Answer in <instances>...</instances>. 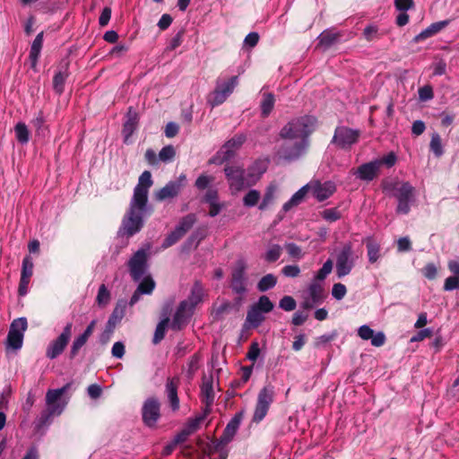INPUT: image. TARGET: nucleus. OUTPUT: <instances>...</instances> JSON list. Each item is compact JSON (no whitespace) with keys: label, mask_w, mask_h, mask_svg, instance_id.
<instances>
[{"label":"nucleus","mask_w":459,"mask_h":459,"mask_svg":"<svg viewBox=\"0 0 459 459\" xmlns=\"http://www.w3.org/2000/svg\"><path fill=\"white\" fill-rule=\"evenodd\" d=\"M186 184V176L179 175L175 180L169 181L162 188L154 194L157 201L162 202L177 197Z\"/></svg>","instance_id":"10"},{"label":"nucleus","mask_w":459,"mask_h":459,"mask_svg":"<svg viewBox=\"0 0 459 459\" xmlns=\"http://www.w3.org/2000/svg\"><path fill=\"white\" fill-rule=\"evenodd\" d=\"M364 243L367 247L368 262L370 264H375L381 256L380 245L372 237L366 238L364 239Z\"/></svg>","instance_id":"23"},{"label":"nucleus","mask_w":459,"mask_h":459,"mask_svg":"<svg viewBox=\"0 0 459 459\" xmlns=\"http://www.w3.org/2000/svg\"><path fill=\"white\" fill-rule=\"evenodd\" d=\"M247 263L244 259H238L231 271L230 288L235 294L244 295L247 291Z\"/></svg>","instance_id":"6"},{"label":"nucleus","mask_w":459,"mask_h":459,"mask_svg":"<svg viewBox=\"0 0 459 459\" xmlns=\"http://www.w3.org/2000/svg\"><path fill=\"white\" fill-rule=\"evenodd\" d=\"M43 45V32H39L34 39L30 50V60L31 68L35 69Z\"/></svg>","instance_id":"24"},{"label":"nucleus","mask_w":459,"mask_h":459,"mask_svg":"<svg viewBox=\"0 0 459 459\" xmlns=\"http://www.w3.org/2000/svg\"><path fill=\"white\" fill-rule=\"evenodd\" d=\"M246 135L238 134L234 135L232 138L228 140L221 149L222 154V161H227L233 158L235 152L238 150L242 144L246 142Z\"/></svg>","instance_id":"16"},{"label":"nucleus","mask_w":459,"mask_h":459,"mask_svg":"<svg viewBox=\"0 0 459 459\" xmlns=\"http://www.w3.org/2000/svg\"><path fill=\"white\" fill-rule=\"evenodd\" d=\"M308 191H309V187L307 186V184L305 185L304 186H302L301 188H299L290 197V199L283 204V207H282L283 211L288 212L292 207L297 206L299 204H301Z\"/></svg>","instance_id":"25"},{"label":"nucleus","mask_w":459,"mask_h":459,"mask_svg":"<svg viewBox=\"0 0 459 459\" xmlns=\"http://www.w3.org/2000/svg\"><path fill=\"white\" fill-rule=\"evenodd\" d=\"M126 301L124 299L118 300L115 308L113 309L107 324L106 327L114 330L116 325L123 319L126 314Z\"/></svg>","instance_id":"21"},{"label":"nucleus","mask_w":459,"mask_h":459,"mask_svg":"<svg viewBox=\"0 0 459 459\" xmlns=\"http://www.w3.org/2000/svg\"><path fill=\"white\" fill-rule=\"evenodd\" d=\"M379 171L380 169L378 167V162H377L375 160L367 163H363L362 165L359 166L357 169L352 173L362 181H372L378 176Z\"/></svg>","instance_id":"17"},{"label":"nucleus","mask_w":459,"mask_h":459,"mask_svg":"<svg viewBox=\"0 0 459 459\" xmlns=\"http://www.w3.org/2000/svg\"><path fill=\"white\" fill-rule=\"evenodd\" d=\"M246 170V180L249 186H254L266 170V166L262 160H255Z\"/></svg>","instance_id":"18"},{"label":"nucleus","mask_w":459,"mask_h":459,"mask_svg":"<svg viewBox=\"0 0 459 459\" xmlns=\"http://www.w3.org/2000/svg\"><path fill=\"white\" fill-rule=\"evenodd\" d=\"M46 120L42 111H39L37 116L31 120V125L36 129L38 134H45L47 126H45Z\"/></svg>","instance_id":"45"},{"label":"nucleus","mask_w":459,"mask_h":459,"mask_svg":"<svg viewBox=\"0 0 459 459\" xmlns=\"http://www.w3.org/2000/svg\"><path fill=\"white\" fill-rule=\"evenodd\" d=\"M33 261L32 258L29 255L25 256L22 261V273L21 276L22 278L30 279L33 273Z\"/></svg>","instance_id":"51"},{"label":"nucleus","mask_w":459,"mask_h":459,"mask_svg":"<svg viewBox=\"0 0 459 459\" xmlns=\"http://www.w3.org/2000/svg\"><path fill=\"white\" fill-rule=\"evenodd\" d=\"M23 337L22 334L10 333L7 334L6 347L12 350H20L23 343Z\"/></svg>","instance_id":"42"},{"label":"nucleus","mask_w":459,"mask_h":459,"mask_svg":"<svg viewBox=\"0 0 459 459\" xmlns=\"http://www.w3.org/2000/svg\"><path fill=\"white\" fill-rule=\"evenodd\" d=\"M182 238H183V235H181L179 230H177L175 229L172 232H170L166 237V238L164 239L161 247L163 248H168V247L173 246L174 244H176Z\"/></svg>","instance_id":"55"},{"label":"nucleus","mask_w":459,"mask_h":459,"mask_svg":"<svg viewBox=\"0 0 459 459\" xmlns=\"http://www.w3.org/2000/svg\"><path fill=\"white\" fill-rule=\"evenodd\" d=\"M422 274L429 280H434L437 274V268L435 264L428 263L421 270Z\"/></svg>","instance_id":"62"},{"label":"nucleus","mask_w":459,"mask_h":459,"mask_svg":"<svg viewBox=\"0 0 459 459\" xmlns=\"http://www.w3.org/2000/svg\"><path fill=\"white\" fill-rule=\"evenodd\" d=\"M332 270L333 262L332 260L328 259L324 263L322 268L317 272L314 280L319 282L323 281L327 277V275L331 273Z\"/></svg>","instance_id":"49"},{"label":"nucleus","mask_w":459,"mask_h":459,"mask_svg":"<svg viewBox=\"0 0 459 459\" xmlns=\"http://www.w3.org/2000/svg\"><path fill=\"white\" fill-rule=\"evenodd\" d=\"M274 198V189L273 187H268L261 204H259V210H265L270 204L273 203Z\"/></svg>","instance_id":"60"},{"label":"nucleus","mask_w":459,"mask_h":459,"mask_svg":"<svg viewBox=\"0 0 459 459\" xmlns=\"http://www.w3.org/2000/svg\"><path fill=\"white\" fill-rule=\"evenodd\" d=\"M260 199V193L255 189L249 190L243 198V204L247 207H253L257 204Z\"/></svg>","instance_id":"47"},{"label":"nucleus","mask_w":459,"mask_h":459,"mask_svg":"<svg viewBox=\"0 0 459 459\" xmlns=\"http://www.w3.org/2000/svg\"><path fill=\"white\" fill-rule=\"evenodd\" d=\"M14 132L16 139L21 144H26L29 143L30 132L28 126L24 123H17L14 126Z\"/></svg>","instance_id":"34"},{"label":"nucleus","mask_w":459,"mask_h":459,"mask_svg":"<svg viewBox=\"0 0 459 459\" xmlns=\"http://www.w3.org/2000/svg\"><path fill=\"white\" fill-rule=\"evenodd\" d=\"M129 273L134 281H139L145 275L148 269L147 251L141 248L137 250L127 263Z\"/></svg>","instance_id":"8"},{"label":"nucleus","mask_w":459,"mask_h":459,"mask_svg":"<svg viewBox=\"0 0 459 459\" xmlns=\"http://www.w3.org/2000/svg\"><path fill=\"white\" fill-rule=\"evenodd\" d=\"M141 282L139 283L137 289L143 294H151L155 287V282L150 275L143 276L141 279Z\"/></svg>","instance_id":"46"},{"label":"nucleus","mask_w":459,"mask_h":459,"mask_svg":"<svg viewBox=\"0 0 459 459\" xmlns=\"http://www.w3.org/2000/svg\"><path fill=\"white\" fill-rule=\"evenodd\" d=\"M175 155V148L172 145H167L160 151L159 160L163 162H169L174 159Z\"/></svg>","instance_id":"52"},{"label":"nucleus","mask_w":459,"mask_h":459,"mask_svg":"<svg viewBox=\"0 0 459 459\" xmlns=\"http://www.w3.org/2000/svg\"><path fill=\"white\" fill-rule=\"evenodd\" d=\"M337 39L338 34L333 33L331 31H324L318 37V44L325 48H328L332 45H333L337 41Z\"/></svg>","instance_id":"40"},{"label":"nucleus","mask_w":459,"mask_h":459,"mask_svg":"<svg viewBox=\"0 0 459 459\" xmlns=\"http://www.w3.org/2000/svg\"><path fill=\"white\" fill-rule=\"evenodd\" d=\"M230 95V89L226 91H221L216 89L211 93L208 102L212 107L222 104L226 99Z\"/></svg>","instance_id":"36"},{"label":"nucleus","mask_w":459,"mask_h":459,"mask_svg":"<svg viewBox=\"0 0 459 459\" xmlns=\"http://www.w3.org/2000/svg\"><path fill=\"white\" fill-rule=\"evenodd\" d=\"M143 421L148 427L156 425L160 416V403L156 397H150L142 408Z\"/></svg>","instance_id":"11"},{"label":"nucleus","mask_w":459,"mask_h":459,"mask_svg":"<svg viewBox=\"0 0 459 459\" xmlns=\"http://www.w3.org/2000/svg\"><path fill=\"white\" fill-rule=\"evenodd\" d=\"M459 289V275L449 276L445 280L444 290L452 291Z\"/></svg>","instance_id":"58"},{"label":"nucleus","mask_w":459,"mask_h":459,"mask_svg":"<svg viewBox=\"0 0 459 459\" xmlns=\"http://www.w3.org/2000/svg\"><path fill=\"white\" fill-rule=\"evenodd\" d=\"M152 184L151 172L148 170L143 171L139 177L138 184L134 189L128 211L125 214L118 229L117 235L119 237H133L143 227V217L152 212V208L148 206V194Z\"/></svg>","instance_id":"1"},{"label":"nucleus","mask_w":459,"mask_h":459,"mask_svg":"<svg viewBox=\"0 0 459 459\" xmlns=\"http://www.w3.org/2000/svg\"><path fill=\"white\" fill-rule=\"evenodd\" d=\"M196 216L194 213H189L183 217L177 227L175 228L177 230H179L181 235H185L195 223Z\"/></svg>","instance_id":"32"},{"label":"nucleus","mask_w":459,"mask_h":459,"mask_svg":"<svg viewBox=\"0 0 459 459\" xmlns=\"http://www.w3.org/2000/svg\"><path fill=\"white\" fill-rule=\"evenodd\" d=\"M316 121L314 117L305 116L291 120L281 128L280 135L285 142L279 154L282 159L294 160L306 152L307 137L313 131Z\"/></svg>","instance_id":"2"},{"label":"nucleus","mask_w":459,"mask_h":459,"mask_svg":"<svg viewBox=\"0 0 459 459\" xmlns=\"http://www.w3.org/2000/svg\"><path fill=\"white\" fill-rule=\"evenodd\" d=\"M238 83V76H232L230 77L227 82H217V85L215 87L216 90L221 91H226L227 89H230V94L232 93L233 90Z\"/></svg>","instance_id":"54"},{"label":"nucleus","mask_w":459,"mask_h":459,"mask_svg":"<svg viewBox=\"0 0 459 459\" xmlns=\"http://www.w3.org/2000/svg\"><path fill=\"white\" fill-rule=\"evenodd\" d=\"M194 310L195 309H193V306L189 304V301H181L173 316L170 325L171 329L174 331L183 329L188 324Z\"/></svg>","instance_id":"13"},{"label":"nucleus","mask_w":459,"mask_h":459,"mask_svg":"<svg viewBox=\"0 0 459 459\" xmlns=\"http://www.w3.org/2000/svg\"><path fill=\"white\" fill-rule=\"evenodd\" d=\"M359 136V130H354L346 126H338L335 129L332 142L338 147L346 149L357 143Z\"/></svg>","instance_id":"12"},{"label":"nucleus","mask_w":459,"mask_h":459,"mask_svg":"<svg viewBox=\"0 0 459 459\" xmlns=\"http://www.w3.org/2000/svg\"><path fill=\"white\" fill-rule=\"evenodd\" d=\"M321 216L328 222H334L341 219L342 214L337 208H330L321 212Z\"/></svg>","instance_id":"53"},{"label":"nucleus","mask_w":459,"mask_h":459,"mask_svg":"<svg viewBox=\"0 0 459 459\" xmlns=\"http://www.w3.org/2000/svg\"><path fill=\"white\" fill-rule=\"evenodd\" d=\"M56 415H54L47 409L43 410L39 416L34 421L35 429L37 431H40L41 429L48 427L51 424L53 418Z\"/></svg>","instance_id":"29"},{"label":"nucleus","mask_w":459,"mask_h":459,"mask_svg":"<svg viewBox=\"0 0 459 459\" xmlns=\"http://www.w3.org/2000/svg\"><path fill=\"white\" fill-rule=\"evenodd\" d=\"M66 70L65 68L64 71L57 72L53 78V89L58 95H61L65 90V83L68 76Z\"/></svg>","instance_id":"30"},{"label":"nucleus","mask_w":459,"mask_h":459,"mask_svg":"<svg viewBox=\"0 0 459 459\" xmlns=\"http://www.w3.org/2000/svg\"><path fill=\"white\" fill-rule=\"evenodd\" d=\"M384 192L397 199L396 212L408 214L411 204L414 202V187L409 182H386L383 186Z\"/></svg>","instance_id":"3"},{"label":"nucleus","mask_w":459,"mask_h":459,"mask_svg":"<svg viewBox=\"0 0 459 459\" xmlns=\"http://www.w3.org/2000/svg\"><path fill=\"white\" fill-rule=\"evenodd\" d=\"M275 103L274 95L271 92H264L262 94V100L260 103L261 116L267 117L273 109Z\"/></svg>","instance_id":"28"},{"label":"nucleus","mask_w":459,"mask_h":459,"mask_svg":"<svg viewBox=\"0 0 459 459\" xmlns=\"http://www.w3.org/2000/svg\"><path fill=\"white\" fill-rule=\"evenodd\" d=\"M169 323V317L165 316L162 320L159 322V324L156 326L154 335L152 338L153 344L160 343L165 337L166 333V328L168 327V325Z\"/></svg>","instance_id":"33"},{"label":"nucleus","mask_w":459,"mask_h":459,"mask_svg":"<svg viewBox=\"0 0 459 459\" xmlns=\"http://www.w3.org/2000/svg\"><path fill=\"white\" fill-rule=\"evenodd\" d=\"M396 160V155L393 152H391L383 158L377 159L376 161L378 162L379 169L383 165L386 166L387 168H392L395 164Z\"/></svg>","instance_id":"57"},{"label":"nucleus","mask_w":459,"mask_h":459,"mask_svg":"<svg viewBox=\"0 0 459 459\" xmlns=\"http://www.w3.org/2000/svg\"><path fill=\"white\" fill-rule=\"evenodd\" d=\"M285 248L288 252V254L296 259H300L303 256V253L301 248L296 245L295 243H287L285 245Z\"/></svg>","instance_id":"63"},{"label":"nucleus","mask_w":459,"mask_h":459,"mask_svg":"<svg viewBox=\"0 0 459 459\" xmlns=\"http://www.w3.org/2000/svg\"><path fill=\"white\" fill-rule=\"evenodd\" d=\"M253 307L258 309L261 313H269L273 309L274 306L267 296H261Z\"/></svg>","instance_id":"44"},{"label":"nucleus","mask_w":459,"mask_h":459,"mask_svg":"<svg viewBox=\"0 0 459 459\" xmlns=\"http://www.w3.org/2000/svg\"><path fill=\"white\" fill-rule=\"evenodd\" d=\"M213 181V178L206 175H201L195 182V186L199 190H204Z\"/></svg>","instance_id":"64"},{"label":"nucleus","mask_w":459,"mask_h":459,"mask_svg":"<svg viewBox=\"0 0 459 459\" xmlns=\"http://www.w3.org/2000/svg\"><path fill=\"white\" fill-rule=\"evenodd\" d=\"M204 294V291L203 285L200 281H195L192 287L190 295L187 299H185L184 301H189V304H191L193 306V309H195V307L202 302Z\"/></svg>","instance_id":"27"},{"label":"nucleus","mask_w":459,"mask_h":459,"mask_svg":"<svg viewBox=\"0 0 459 459\" xmlns=\"http://www.w3.org/2000/svg\"><path fill=\"white\" fill-rule=\"evenodd\" d=\"M282 248L280 245L273 244L269 247L264 254V260L268 263L276 262L281 255Z\"/></svg>","instance_id":"39"},{"label":"nucleus","mask_w":459,"mask_h":459,"mask_svg":"<svg viewBox=\"0 0 459 459\" xmlns=\"http://www.w3.org/2000/svg\"><path fill=\"white\" fill-rule=\"evenodd\" d=\"M347 292L346 286L342 283H334L332 289V295L337 300L342 299Z\"/></svg>","instance_id":"61"},{"label":"nucleus","mask_w":459,"mask_h":459,"mask_svg":"<svg viewBox=\"0 0 459 459\" xmlns=\"http://www.w3.org/2000/svg\"><path fill=\"white\" fill-rule=\"evenodd\" d=\"M27 327H28L27 319L25 317H19V318L14 319L11 323L8 333L22 334V336H24V333L27 330Z\"/></svg>","instance_id":"38"},{"label":"nucleus","mask_w":459,"mask_h":459,"mask_svg":"<svg viewBox=\"0 0 459 459\" xmlns=\"http://www.w3.org/2000/svg\"><path fill=\"white\" fill-rule=\"evenodd\" d=\"M208 414H205V411H204L203 415H199V416H196L195 418L188 420L184 429L186 432H188L190 435H192L199 429L201 423L204 421V420L205 419V417Z\"/></svg>","instance_id":"43"},{"label":"nucleus","mask_w":459,"mask_h":459,"mask_svg":"<svg viewBox=\"0 0 459 459\" xmlns=\"http://www.w3.org/2000/svg\"><path fill=\"white\" fill-rule=\"evenodd\" d=\"M268 410H269V406L256 403L254 416H253V420L255 422L261 421L267 414Z\"/></svg>","instance_id":"59"},{"label":"nucleus","mask_w":459,"mask_h":459,"mask_svg":"<svg viewBox=\"0 0 459 459\" xmlns=\"http://www.w3.org/2000/svg\"><path fill=\"white\" fill-rule=\"evenodd\" d=\"M273 394L274 392L273 386H264L258 394L257 403L270 407L273 401Z\"/></svg>","instance_id":"37"},{"label":"nucleus","mask_w":459,"mask_h":459,"mask_svg":"<svg viewBox=\"0 0 459 459\" xmlns=\"http://www.w3.org/2000/svg\"><path fill=\"white\" fill-rule=\"evenodd\" d=\"M243 418H244L243 411L237 412L232 417V419L227 424L226 428L223 430L222 435L221 436V437L219 439L220 444L226 445L233 439L238 429H239V426L241 424Z\"/></svg>","instance_id":"15"},{"label":"nucleus","mask_w":459,"mask_h":459,"mask_svg":"<svg viewBox=\"0 0 459 459\" xmlns=\"http://www.w3.org/2000/svg\"><path fill=\"white\" fill-rule=\"evenodd\" d=\"M296 306V300L290 296H284L279 302V307L285 311H292Z\"/></svg>","instance_id":"56"},{"label":"nucleus","mask_w":459,"mask_h":459,"mask_svg":"<svg viewBox=\"0 0 459 459\" xmlns=\"http://www.w3.org/2000/svg\"><path fill=\"white\" fill-rule=\"evenodd\" d=\"M264 320V316L263 313L252 306L247 311L246 321L249 323L253 327H257L263 323Z\"/></svg>","instance_id":"35"},{"label":"nucleus","mask_w":459,"mask_h":459,"mask_svg":"<svg viewBox=\"0 0 459 459\" xmlns=\"http://www.w3.org/2000/svg\"><path fill=\"white\" fill-rule=\"evenodd\" d=\"M138 120L139 118L137 112L132 107H130L126 114V120L123 126L125 141H126L127 138L130 137L135 131L138 125Z\"/></svg>","instance_id":"22"},{"label":"nucleus","mask_w":459,"mask_h":459,"mask_svg":"<svg viewBox=\"0 0 459 459\" xmlns=\"http://www.w3.org/2000/svg\"><path fill=\"white\" fill-rule=\"evenodd\" d=\"M429 146L437 157H440L443 154L441 138L438 134L435 133L432 134Z\"/></svg>","instance_id":"48"},{"label":"nucleus","mask_w":459,"mask_h":459,"mask_svg":"<svg viewBox=\"0 0 459 459\" xmlns=\"http://www.w3.org/2000/svg\"><path fill=\"white\" fill-rule=\"evenodd\" d=\"M111 299L110 291L107 289L105 284H101L99 288L96 297V302L100 307H106Z\"/></svg>","instance_id":"41"},{"label":"nucleus","mask_w":459,"mask_h":459,"mask_svg":"<svg viewBox=\"0 0 459 459\" xmlns=\"http://www.w3.org/2000/svg\"><path fill=\"white\" fill-rule=\"evenodd\" d=\"M224 173L228 180L230 188L234 192H238L244 188L249 187L246 180V170L240 166H226Z\"/></svg>","instance_id":"9"},{"label":"nucleus","mask_w":459,"mask_h":459,"mask_svg":"<svg viewBox=\"0 0 459 459\" xmlns=\"http://www.w3.org/2000/svg\"><path fill=\"white\" fill-rule=\"evenodd\" d=\"M277 284V277L273 273H267L257 282V290L261 292L273 289Z\"/></svg>","instance_id":"31"},{"label":"nucleus","mask_w":459,"mask_h":459,"mask_svg":"<svg viewBox=\"0 0 459 459\" xmlns=\"http://www.w3.org/2000/svg\"><path fill=\"white\" fill-rule=\"evenodd\" d=\"M73 324L67 323L62 333L52 340L46 349V357L49 359H55L59 357L65 350L72 337Z\"/></svg>","instance_id":"5"},{"label":"nucleus","mask_w":459,"mask_h":459,"mask_svg":"<svg viewBox=\"0 0 459 459\" xmlns=\"http://www.w3.org/2000/svg\"><path fill=\"white\" fill-rule=\"evenodd\" d=\"M357 256L352 249L351 243L344 244L336 255L335 271L338 278L351 273L355 266Z\"/></svg>","instance_id":"4"},{"label":"nucleus","mask_w":459,"mask_h":459,"mask_svg":"<svg viewBox=\"0 0 459 459\" xmlns=\"http://www.w3.org/2000/svg\"><path fill=\"white\" fill-rule=\"evenodd\" d=\"M231 308L232 305L230 302L223 301L221 305L213 308L212 316L214 319L220 320L222 318L223 315L229 313Z\"/></svg>","instance_id":"50"},{"label":"nucleus","mask_w":459,"mask_h":459,"mask_svg":"<svg viewBox=\"0 0 459 459\" xmlns=\"http://www.w3.org/2000/svg\"><path fill=\"white\" fill-rule=\"evenodd\" d=\"M203 402L205 403V414H209L211 407L214 402L213 381L212 377L203 379L201 386Z\"/></svg>","instance_id":"19"},{"label":"nucleus","mask_w":459,"mask_h":459,"mask_svg":"<svg viewBox=\"0 0 459 459\" xmlns=\"http://www.w3.org/2000/svg\"><path fill=\"white\" fill-rule=\"evenodd\" d=\"M70 387L71 383H67L61 388L49 389L46 394V409L56 416L61 415L67 403L63 395Z\"/></svg>","instance_id":"7"},{"label":"nucleus","mask_w":459,"mask_h":459,"mask_svg":"<svg viewBox=\"0 0 459 459\" xmlns=\"http://www.w3.org/2000/svg\"><path fill=\"white\" fill-rule=\"evenodd\" d=\"M312 195L318 201L323 202L332 196L336 191L334 182L328 180L320 182L318 180L310 181L307 184Z\"/></svg>","instance_id":"14"},{"label":"nucleus","mask_w":459,"mask_h":459,"mask_svg":"<svg viewBox=\"0 0 459 459\" xmlns=\"http://www.w3.org/2000/svg\"><path fill=\"white\" fill-rule=\"evenodd\" d=\"M309 298L313 299L314 302L322 303L325 299V293L323 284L315 280L309 284L307 288Z\"/></svg>","instance_id":"26"},{"label":"nucleus","mask_w":459,"mask_h":459,"mask_svg":"<svg viewBox=\"0 0 459 459\" xmlns=\"http://www.w3.org/2000/svg\"><path fill=\"white\" fill-rule=\"evenodd\" d=\"M178 379L169 378L166 383V394L168 401L173 411L179 409V398L178 395Z\"/></svg>","instance_id":"20"}]
</instances>
